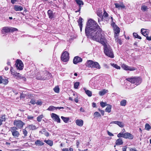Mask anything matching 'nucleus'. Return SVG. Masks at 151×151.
<instances>
[{
    "instance_id": "59",
    "label": "nucleus",
    "mask_w": 151,
    "mask_h": 151,
    "mask_svg": "<svg viewBox=\"0 0 151 151\" xmlns=\"http://www.w3.org/2000/svg\"><path fill=\"white\" fill-rule=\"evenodd\" d=\"M34 118L33 116H27V118L29 119H32Z\"/></svg>"
},
{
    "instance_id": "44",
    "label": "nucleus",
    "mask_w": 151,
    "mask_h": 151,
    "mask_svg": "<svg viewBox=\"0 0 151 151\" xmlns=\"http://www.w3.org/2000/svg\"><path fill=\"white\" fill-rule=\"evenodd\" d=\"M103 16V18L104 17L105 19H106L108 16V14L104 10V12Z\"/></svg>"
},
{
    "instance_id": "3",
    "label": "nucleus",
    "mask_w": 151,
    "mask_h": 151,
    "mask_svg": "<svg viewBox=\"0 0 151 151\" xmlns=\"http://www.w3.org/2000/svg\"><path fill=\"white\" fill-rule=\"evenodd\" d=\"M86 65L88 68H95L100 69L101 67L99 64L97 62H94L92 60H88L86 63Z\"/></svg>"
},
{
    "instance_id": "55",
    "label": "nucleus",
    "mask_w": 151,
    "mask_h": 151,
    "mask_svg": "<svg viewBox=\"0 0 151 151\" xmlns=\"http://www.w3.org/2000/svg\"><path fill=\"white\" fill-rule=\"evenodd\" d=\"M23 134H24V136H27V132L24 129L23 130Z\"/></svg>"
},
{
    "instance_id": "41",
    "label": "nucleus",
    "mask_w": 151,
    "mask_h": 151,
    "mask_svg": "<svg viewBox=\"0 0 151 151\" xmlns=\"http://www.w3.org/2000/svg\"><path fill=\"white\" fill-rule=\"evenodd\" d=\"M151 128V127L148 123H147L145 125V129L147 130H149Z\"/></svg>"
},
{
    "instance_id": "23",
    "label": "nucleus",
    "mask_w": 151,
    "mask_h": 151,
    "mask_svg": "<svg viewBox=\"0 0 151 151\" xmlns=\"http://www.w3.org/2000/svg\"><path fill=\"white\" fill-rule=\"evenodd\" d=\"M49 16V17L50 19H52L53 17V14L52 11L50 10H49L47 12Z\"/></svg>"
},
{
    "instance_id": "22",
    "label": "nucleus",
    "mask_w": 151,
    "mask_h": 151,
    "mask_svg": "<svg viewBox=\"0 0 151 151\" xmlns=\"http://www.w3.org/2000/svg\"><path fill=\"white\" fill-rule=\"evenodd\" d=\"M35 144L37 145L42 146L44 145V143L40 140H37L35 142Z\"/></svg>"
},
{
    "instance_id": "13",
    "label": "nucleus",
    "mask_w": 151,
    "mask_h": 151,
    "mask_svg": "<svg viewBox=\"0 0 151 151\" xmlns=\"http://www.w3.org/2000/svg\"><path fill=\"white\" fill-rule=\"evenodd\" d=\"M141 32L143 35L146 37L149 34V32L148 30L144 29H141Z\"/></svg>"
},
{
    "instance_id": "18",
    "label": "nucleus",
    "mask_w": 151,
    "mask_h": 151,
    "mask_svg": "<svg viewBox=\"0 0 151 151\" xmlns=\"http://www.w3.org/2000/svg\"><path fill=\"white\" fill-rule=\"evenodd\" d=\"M83 89L84 90L88 96L89 97H91L92 96V93L91 91L88 90H87L85 88H84Z\"/></svg>"
},
{
    "instance_id": "16",
    "label": "nucleus",
    "mask_w": 151,
    "mask_h": 151,
    "mask_svg": "<svg viewBox=\"0 0 151 151\" xmlns=\"http://www.w3.org/2000/svg\"><path fill=\"white\" fill-rule=\"evenodd\" d=\"M14 10L16 11H20L23 10V7L20 6L15 5L14 7Z\"/></svg>"
},
{
    "instance_id": "6",
    "label": "nucleus",
    "mask_w": 151,
    "mask_h": 151,
    "mask_svg": "<svg viewBox=\"0 0 151 151\" xmlns=\"http://www.w3.org/2000/svg\"><path fill=\"white\" fill-rule=\"evenodd\" d=\"M15 65L17 69L21 70L23 69V64L20 60H17L15 64Z\"/></svg>"
},
{
    "instance_id": "49",
    "label": "nucleus",
    "mask_w": 151,
    "mask_h": 151,
    "mask_svg": "<svg viewBox=\"0 0 151 151\" xmlns=\"http://www.w3.org/2000/svg\"><path fill=\"white\" fill-rule=\"evenodd\" d=\"M10 71L11 72V73L12 75L14 76L16 74V73H17L14 72V71H13V68L12 67H11V69H10Z\"/></svg>"
},
{
    "instance_id": "19",
    "label": "nucleus",
    "mask_w": 151,
    "mask_h": 151,
    "mask_svg": "<svg viewBox=\"0 0 151 151\" xmlns=\"http://www.w3.org/2000/svg\"><path fill=\"white\" fill-rule=\"evenodd\" d=\"M108 92V90L106 89H103L99 92V94L100 96H102Z\"/></svg>"
},
{
    "instance_id": "60",
    "label": "nucleus",
    "mask_w": 151,
    "mask_h": 151,
    "mask_svg": "<svg viewBox=\"0 0 151 151\" xmlns=\"http://www.w3.org/2000/svg\"><path fill=\"white\" fill-rule=\"evenodd\" d=\"M146 39L147 40L150 41L151 40V36L148 37V36L146 37Z\"/></svg>"
},
{
    "instance_id": "38",
    "label": "nucleus",
    "mask_w": 151,
    "mask_h": 151,
    "mask_svg": "<svg viewBox=\"0 0 151 151\" xmlns=\"http://www.w3.org/2000/svg\"><path fill=\"white\" fill-rule=\"evenodd\" d=\"M100 114L98 112H95L94 114V116L95 117H99L101 116Z\"/></svg>"
},
{
    "instance_id": "64",
    "label": "nucleus",
    "mask_w": 151,
    "mask_h": 151,
    "mask_svg": "<svg viewBox=\"0 0 151 151\" xmlns=\"http://www.w3.org/2000/svg\"><path fill=\"white\" fill-rule=\"evenodd\" d=\"M130 151H137L135 149L132 148L130 149Z\"/></svg>"
},
{
    "instance_id": "37",
    "label": "nucleus",
    "mask_w": 151,
    "mask_h": 151,
    "mask_svg": "<svg viewBox=\"0 0 151 151\" xmlns=\"http://www.w3.org/2000/svg\"><path fill=\"white\" fill-rule=\"evenodd\" d=\"M22 124V123H14V125H16L17 127L19 128L22 127L24 124V123H23L24 124Z\"/></svg>"
},
{
    "instance_id": "43",
    "label": "nucleus",
    "mask_w": 151,
    "mask_h": 151,
    "mask_svg": "<svg viewBox=\"0 0 151 151\" xmlns=\"http://www.w3.org/2000/svg\"><path fill=\"white\" fill-rule=\"evenodd\" d=\"M115 39V41L119 43L120 45L122 44V42L120 39L118 38V37H117L116 38L114 37Z\"/></svg>"
},
{
    "instance_id": "34",
    "label": "nucleus",
    "mask_w": 151,
    "mask_h": 151,
    "mask_svg": "<svg viewBox=\"0 0 151 151\" xmlns=\"http://www.w3.org/2000/svg\"><path fill=\"white\" fill-rule=\"evenodd\" d=\"M80 83L79 82H75L74 85V87L75 89H78L79 85Z\"/></svg>"
},
{
    "instance_id": "61",
    "label": "nucleus",
    "mask_w": 151,
    "mask_h": 151,
    "mask_svg": "<svg viewBox=\"0 0 151 151\" xmlns=\"http://www.w3.org/2000/svg\"><path fill=\"white\" fill-rule=\"evenodd\" d=\"M108 134L109 136H113V134L112 133H111L109 131L108 132Z\"/></svg>"
},
{
    "instance_id": "8",
    "label": "nucleus",
    "mask_w": 151,
    "mask_h": 151,
    "mask_svg": "<svg viewBox=\"0 0 151 151\" xmlns=\"http://www.w3.org/2000/svg\"><path fill=\"white\" fill-rule=\"evenodd\" d=\"M51 116L52 119L55 122H57L58 123L60 122V119L58 115L54 113H52L51 114Z\"/></svg>"
},
{
    "instance_id": "54",
    "label": "nucleus",
    "mask_w": 151,
    "mask_h": 151,
    "mask_svg": "<svg viewBox=\"0 0 151 151\" xmlns=\"http://www.w3.org/2000/svg\"><path fill=\"white\" fill-rule=\"evenodd\" d=\"M36 104L38 105H41L42 104V102L40 101H38L36 102Z\"/></svg>"
},
{
    "instance_id": "12",
    "label": "nucleus",
    "mask_w": 151,
    "mask_h": 151,
    "mask_svg": "<svg viewBox=\"0 0 151 151\" xmlns=\"http://www.w3.org/2000/svg\"><path fill=\"white\" fill-rule=\"evenodd\" d=\"M1 32L2 34H5L6 33L10 32L9 27H4L2 28Z\"/></svg>"
},
{
    "instance_id": "24",
    "label": "nucleus",
    "mask_w": 151,
    "mask_h": 151,
    "mask_svg": "<svg viewBox=\"0 0 151 151\" xmlns=\"http://www.w3.org/2000/svg\"><path fill=\"white\" fill-rule=\"evenodd\" d=\"M107 106L105 109V111L108 113H109L111 111V106L109 104H108Z\"/></svg>"
},
{
    "instance_id": "27",
    "label": "nucleus",
    "mask_w": 151,
    "mask_h": 151,
    "mask_svg": "<svg viewBox=\"0 0 151 151\" xmlns=\"http://www.w3.org/2000/svg\"><path fill=\"white\" fill-rule=\"evenodd\" d=\"M6 118L4 115H2L1 116L0 119V123H2L3 122L5 121Z\"/></svg>"
},
{
    "instance_id": "51",
    "label": "nucleus",
    "mask_w": 151,
    "mask_h": 151,
    "mask_svg": "<svg viewBox=\"0 0 151 151\" xmlns=\"http://www.w3.org/2000/svg\"><path fill=\"white\" fill-rule=\"evenodd\" d=\"M83 121L81 119H77L76 120V123H83Z\"/></svg>"
},
{
    "instance_id": "50",
    "label": "nucleus",
    "mask_w": 151,
    "mask_h": 151,
    "mask_svg": "<svg viewBox=\"0 0 151 151\" xmlns=\"http://www.w3.org/2000/svg\"><path fill=\"white\" fill-rule=\"evenodd\" d=\"M117 137H122L124 138V133H120L117 135Z\"/></svg>"
},
{
    "instance_id": "20",
    "label": "nucleus",
    "mask_w": 151,
    "mask_h": 151,
    "mask_svg": "<svg viewBox=\"0 0 151 151\" xmlns=\"http://www.w3.org/2000/svg\"><path fill=\"white\" fill-rule=\"evenodd\" d=\"M123 144L122 140L121 138L118 139L116 142V145H122Z\"/></svg>"
},
{
    "instance_id": "15",
    "label": "nucleus",
    "mask_w": 151,
    "mask_h": 151,
    "mask_svg": "<svg viewBox=\"0 0 151 151\" xmlns=\"http://www.w3.org/2000/svg\"><path fill=\"white\" fill-rule=\"evenodd\" d=\"M75 1L76 2L77 4L79 5V9L78 12H79L81 9V5H83V1L81 0H75Z\"/></svg>"
},
{
    "instance_id": "25",
    "label": "nucleus",
    "mask_w": 151,
    "mask_h": 151,
    "mask_svg": "<svg viewBox=\"0 0 151 151\" xmlns=\"http://www.w3.org/2000/svg\"><path fill=\"white\" fill-rule=\"evenodd\" d=\"M61 119L63 120V122L67 123L69 121V118L68 117H65L63 116H61Z\"/></svg>"
},
{
    "instance_id": "2",
    "label": "nucleus",
    "mask_w": 151,
    "mask_h": 151,
    "mask_svg": "<svg viewBox=\"0 0 151 151\" xmlns=\"http://www.w3.org/2000/svg\"><path fill=\"white\" fill-rule=\"evenodd\" d=\"M126 80L134 84V85L131 84L130 87L129 88V89L133 88L140 84L142 81V78L140 77L137 76L127 78Z\"/></svg>"
},
{
    "instance_id": "47",
    "label": "nucleus",
    "mask_w": 151,
    "mask_h": 151,
    "mask_svg": "<svg viewBox=\"0 0 151 151\" xmlns=\"http://www.w3.org/2000/svg\"><path fill=\"white\" fill-rule=\"evenodd\" d=\"M43 116L42 115H40L37 118V120L38 122H40Z\"/></svg>"
},
{
    "instance_id": "40",
    "label": "nucleus",
    "mask_w": 151,
    "mask_h": 151,
    "mask_svg": "<svg viewBox=\"0 0 151 151\" xmlns=\"http://www.w3.org/2000/svg\"><path fill=\"white\" fill-rule=\"evenodd\" d=\"M54 91L57 93H58L59 92V88L58 86H57L54 88Z\"/></svg>"
},
{
    "instance_id": "7",
    "label": "nucleus",
    "mask_w": 151,
    "mask_h": 151,
    "mask_svg": "<svg viewBox=\"0 0 151 151\" xmlns=\"http://www.w3.org/2000/svg\"><path fill=\"white\" fill-rule=\"evenodd\" d=\"M16 128L15 127H12L11 129V131L12 132V134L13 136L16 138H17L19 135V132L16 130Z\"/></svg>"
},
{
    "instance_id": "5",
    "label": "nucleus",
    "mask_w": 151,
    "mask_h": 151,
    "mask_svg": "<svg viewBox=\"0 0 151 151\" xmlns=\"http://www.w3.org/2000/svg\"><path fill=\"white\" fill-rule=\"evenodd\" d=\"M121 67L124 70H126L132 71L136 70V68L134 67L129 66L124 64L122 65Z\"/></svg>"
},
{
    "instance_id": "9",
    "label": "nucleus",
    "mask_w": 151,
    "mask_h": 151,
    "mask_svg": "<svg viewBox=\"0 0 151 151\" xmlns=\"http://www.w3.org/2000/svg\"><path fill=\"white\" fill-rule=\"evenodd\" d=\"M115 28L113 29L114 32V37H117L119 35V33L120 31V29L118 26H116Z\"/></svg>"
},
{
    "instance_id": "53",
    "label": "nucleus",
    "mask_w": 151,
    "mask_h": 151,
    "mask_svg": "<svg viewBox=\"0 0 151 151\" xmlns=\"http://www.w3.org/2000/svg\"><path fill=\"white\" fill-rule=\"evenodd\" d=\"M30 102L32 104H36L35 101L33 99H32L30 101Z\"/></svg>"
},
{
    "instance_id": "45",
    "label": "nucleus",
    "mask_w": 151,
    "mask_h": 151,
    "mask_svg": "<svg viewBox=\"0 0 151 151\" xmlns=\"http://www.w3.org/2000/svg\"><path fill=\"white\" fill-rule=\"evenodd\" d=\"M111 65L114 67L115 68L118 69H120V67L119 66H118L117 65L114 64H111Z\"/></svg>"
},
{
    "instance_id": "11",
    "label": "nucleus",
    "mask_w": 151,
    "mask_h": 151,
    "mask_svg": "<svg viewBox=\"0 0 151 151\" xmlns=\"http://www.w3.org/2000/svg\"><path fill=\"white\" fill-rule=\"evenodd\" d=\"M124 138L132 139L133 138V136L130 133L126 132L124 133Z\"/></svg>"
},
{
    "instance_id": "39",
    "label": "nucleus",
    "mask_w": 151,
    "mask_h": 151,
    "mask_svg": "<svg viewBox=\"0 0 151 151\" xmlns=\"http://www.w3.org/2000/svg\"><path fill=\"white\" fill-rule=\"evenodd\" d=\"M100 104L101 106L103 108L105 107L106 106L108 105L106 102H104L103 101H101L100 102Z\"/></svg>"
},
{
    "instance_id": "29",
    "label": "nucleus",
    "mask_w": 151,
    "mask_h": 151,
    "mask_svg": "<svg viewBox=\"0 0 151 151\" xmlns=\"http://www.w3.org/2000/svg\"><path fill=\"white\" fill-rule=\"evenodd\" d=\"M56 108L55 107L52 106H51L49 107L47 110L50 111H52L55 110Z\"/></svg>"
},
{
    "instance_id": "17",
    "label": "nucleus",
    "mask_w": 151,
    "mask_h": 151,
    "mask_svg": "<svg viewBox=\"0 0 151 151\" xmlns=\"http://www.w3.org/2000/svg\"><path fill=\"white\" fill-rule=\"evenodd\" d=\"M8 81L6 79H4L2 76H0V84L3 83L4 84H6L8 83Z\"/></svg>"
},
{
    "instance_id": "1",
    "label": "nucleus",
    "mask_w": 151,
    "mask_h": 151,
    "mask_svg": "<svg viewBox=\"0 0 151 151\" xmlns=\"http://www.w3.org/2000/svg\"><path fill=\"white\" fill-rule=\"evenodd\" d=\"M85 29L86 35L92 40L99 42L104 45V52L108 56L114 58V54L110 47L106 44V40L103 32L96 22L93 20H88Z\"/></svg>"
},
{
    "instance_id": "10",
    "label": "nucleus",
    "mask_w": 151,
    "mask_h": 151,
    "mask_svg": "<svg viewBox=\"0 0 151 151\" xmlns=\"http://www.w3.org/2000/svg\"><path fill=\"white\" fill-rule=\"evenodd\" d=\"M82 59L81 58L78 56L75 57L73 60V63L76 64L78 63L82 62Z\"/></svg>"
},
{
    "instance_id": "62",
    "label": "nucleus",
    "mask_w": 151,
    "mask_h": 151,
    "mask_svg": "<svg viewBox=\"0 0 151 151\" xmlns=\"http://www.w3.org/2000/svg\"><path fill=\"white\" fill-rule=\"evenodd\" d=\"M83 123H76V124L79 126L81 127L83 126Z\"/></svg>"
},
{
    "instance_id": "48",
    "label": "nucleus",
    "mask_w": 151,
    "mask_h": 151,
    "mask_svg": "<svg viewBox=\"0 0 151 151\" xmlns=\"http://www.w3.org/2000/svg\"><path fill=\"white\" fill-rule=\"evenodd\" d=\"M9 29L10 30V32H14L15 31H17L18 30L17 29L15 28L9 27Z\"/></svg>"
},
{
    "instance_id": "63",
    "label": "nucleus",
    "mask_w": 151,
    "mask_h": 151,
    "mask_svg": "<svg viewBox=\"0 0 151 151\" xmlns=\"http://www.w3.org/2000/svg\"><path fill=\"white\" fill-rule=\"evenodd\" d=\"M17 0H11V2L12 4H14L15 2H16L17 1Z\"/></svg>"
},
{
    "instance_id": "26",
    "label": "nucleus",
    "mask_w": 151,
    "mask_h": 151,
    "mask_svg": "<svg viewBox=\"0 0 151 151\" xmlns=\"http://www.w3.org/2000/svg\"><path fill=\"white\" fill-rule=\"evenodd\" d=\"M44 142L47 143L50 146H52L53 145V142L52 140H45Z\"/></svg>"
},
{
    "instance_id": "31",
    "label": "nucleus",
    "mask_w": 151,
    "mask_h": 151,
    "mask_svg": "<svg viewBox=\"0 0 151 151\" xmlns=\"http://www.w3.org/2000/svg\"><path fill=\"white\" fill-rule=\"evenodd\" d=\"M40 132H41L42 134H44L46 136L48 137L49 136V133L45 131V130H43L42 131Z\"/></svg>"
},
{
    "instance_id": "28",
    "label": "nucleus",
    "mask_w": 151,
    "mask_h": 151,
    "mask_svg": "<svg viewBox=\"0 0 151 151\" xmlns=\"http://www.w3.org/2000/svg\"><path fill=\"white\" fill-rule=\"evenodd\" d=\"M147 9L148 8L146 6L144 5L142 6H141V9L143 12L146 11Z\"/></svg>"
},
{
    "instance_id": "30",
    "label": "nucleus",
    "mask_w": 151,
    "mask_h": 151,
    "mask_svg": "<svg viewBox=\"0 0 151 151\" xmlns=\"http://www.w3.org/2000/svg\"><path fill=\"white\" fill-rule=\"evenodd\" d=\"M127 103V101L126 100H123L120 102V105L122 106H125Z\"/></svg>"
},
{
    "instance_id": "35",
    "label": "nucleus",
    "mask_w": 151,
    "mask_h": 151,
    "mask_svg": "<svg viewBox=\"0 0 151 151\" xmlns=\"http://www.w3.org/2000/svg\"><path fill=\"white\" fill-rule=\"evenodd\" d=\"M63 151H73V149L71 147L69 148H64L62 149Z\"/></svg>"
},
{
    "instance_id": "4",
    "label": "nucleus",
    "mask_w": 151,
    "mask_h": 151,
    "mask_svg": "<svg viewBox=\"0 0 151 151\" xmlns=\"http://www.w3.org/2000/svg\"><path fill=\"white\" fill-rule=\"evenodd\" d=\"M69 53L65 51L62 54L61 56V59L64 62H67L69 60Z\"/></svg>"
},
{
    "instance_id": "57",
    "label": "nucleus",
    "mask_w": 151,
    "mask_h": 151,
    "mask_svg": "<svg viewBox=\"0 0 151 151\" xmlns=\"http://www.w3.org/2000/svg\"><path fill=\"white\" fill-rule=\"evenodd\" d=\"M117 124L120 127H122L124 126L123 123H117Z\"/></svg>"
},
{
    "instance_id": "42",
    "label": "nucleus",
    "mask_w": 151,
    "mask_h": 151,
    "mask_svg": "<svg viewBox=\"0 0 151 151\" xmlns=\"http://www.w3.org/2000/svg\"><path fill=\"white\" fill-rule=\"evenodd\" d=\"M14 77H16V78L18 79H20L22 78L21 75H20L19 73H16V74L14 76Z\"/></svg>"
},
{
    "instance_id": "14",
    "label": "nucleus",
    "mask_w": 151,
    "mask_h": 151,
    "mask_svg": "<svg viewBox=\"0 0 151 151\" xmlns=\"http://www.w3.org/2000/svg\"><path fill=\"white\" fill-rule=\"evenodd\" d=\"M114 5L115 6V7L118 9H123L125 7V6L122 3L119 4L118 3H115Z\"/></svg>"
},
{
    "instance_id": "32",
    "label": "nucleus",
    "mask_w": 151,
    "mask_h": 151,
    "mask_svg": "<svg viewBox=\"0 0 151 151\" xmlns=\"http://www.w3.org/2000/svg\"><path fill=\"white\" fill-rule=\"evenodd\" d=\"M133 36L135 38H137L139 39H141V37L139 36L137 33L134 32L133 34Z\"/></svg>"
},
{
    "instance_id": "21",
    "label": "nucleus",
    "mask_w": 151,
    "mask_h": 151,
    "mask_svg": "<svg viewBox=\"0 0 151 151\" xmlns=\"http://www.w3.org/2000/svg\"><path fill=\"white\" fill-rule=\"evenodd\" d=\"M102 12L101 10H98L97 12V14L100 18H101V20L102 21L103 19V16L102 15Z\"/></svg>"
},
{
    "instance_id": "33",
    "label": "nucleus",
    "mask_w": 151,
    "mask_h": 151,
    "mask_svg": "<svg viewBox=\"0 0 151 151\" xmlns=\"http://www.w3.org/2000/svg\"><path fill=\"white\" fill-rule=\"evenodd\" d=\"M36 78L38 80H44L46 78H44V77H43L42 76L37 75L36 77Z\"/></svg>"
},
{
    "instance_id": "36",
    "label": "nucleus",
    "mask_w": 151,
    "mask_h": 151,
    "mask_svg": "<svg viewBox=\"0 0 151 151\" xmlns=\"http://www.w3.org/2000/svg\"><path fill=\"white\" fill-rule=\"evenodd\" d=\"M28 128L30 129L34 130L36 128V126L32 124L29 125L28 126Z\"/></svg>"
},
{
    "instance_id": "52",
    "label": "nucleus",
    "mask_w": 151,
    "mask_h": 151,
    "mask_svg": "<svg viewBox=\"0 0 151 151\" xmlns=\"http://www.w3.org/2000/svg\"><path fill=\"white\" fill-rule=\"evenodd\" d=\"M111 26L113 27V29L115 28V27H116V26H117L115 23L114 22H113L111 24Z\"/></svg>"
},
{
    "instance_id": "46",
    "label": "nucleus",
    "mask_w": 151,
    "mask_h": 151,
    "mask_svg": "<svg viewBox=\"0 0 151 151\" xmlns=\"http://www.w3.org/2000/svg\"><path fill=\"white\" fill-rule=\"evenodd\" d=\"M82 20L83 19L81 17H80L78 20V23L79 26L82 25Z\"/></svg>"
},
{
    "instance_id": "58",
    "label": "nucleus",
    "mask_w": 151,
    "mask_h": 151,
    "mask_svg": "<svg viewBox=\"0 0 151 151\" xmlns=\"http://www.w3.org/2000/svg\"><path fill=\"white\" fill-rule=\"evenodd\" d=\"M80 111H81V112H85V110H84V109L82 107H81L80 108Z\"/></svg>"
},
{
    "instance_id": "56",
    "label": "nucleus",
    "mask_w": 151,
    "mask_h": 151,
    "mask_svg": "<svg viewBox=\"0 0 151 151\" xmlns=\"http://www.w3.org/2000/svg\"><path fill=\"white\" fill-rule=\"evenodd\" d=\"M99 111H100L101 112V114L102 115H104V110H100L99 109Z\"/></svg>"
}]
</instances>
